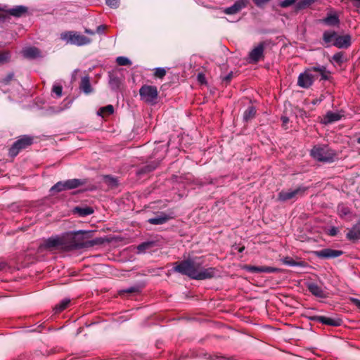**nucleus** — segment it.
<instances>
[{
    "instance_id": "f257e3e1",
    "label": "nucleus",
    "mask_w": 360,
    "mask_h": 360,
    "mask_svg": "<svg viewBox=\"0 0 360 360\" xmlns=\"http://www.w3.org/2000/svg\"><path fill=\"white\" fill-rule=\"evenodd\" d=\"M88 233V232L78 231L68 233L62 236H52L45 240L40 245L39 250L69 251L91 247L95 243L85 239L84 237Z\"/></svg>"
},
{
    "instance_id": "f03ea898",
    "label": "nucleus",
    "mask_w": 360,
    "mask_h": 360,
    "mask_svg": "<svg viewBox=\"0 0 360 360\" xmlns=\"http://www.w3.org/2000/svg\"><path fill=\"white\" fill-rule=\"evenodd\" d=\"M175 271L186 275L193 279L204 280L216 276L217 271L212 267L204 268L200 259H188L176 263Z\"/></svg>"
},
{
    "instance_id": "7ed1b4c3",
    "label": "nucleus",
    "mask_w": 360,
    "mask_h": 360,
    "mask_svg": "<svg viewBox=\"0 0 360 360\" xmlns=\"http://www.w3.org/2000/svg\"><path fill=\"white\" fill-rule=\"evenodd\" d=\"M313 72H319L323 79L328 78V72L326 70V67L314 66L300 74L297 78V85L304 89L310 87L316 77V75Z\"/></svg>"
},
{
    "instance_id": "20e7f679",
    "label": "nucleus",
    "mask_w": 360,
    "mask_h": 360,
    "mask_svg": "<svg viewBox=\"0 0 360 360\" xmlns=\"http://www.w3.org/2000/svg\"><path fill=\"white\" fill-rule=\"evenodd\" d=\"M60 39L67 44L77 46L87 45L91 43V39L75 31H66L60 34Z\"/></svg>"
},
{
    "instance_id": "39448f33",
    "label": "nucleus",
    "mask_w": 360,
    "mask_h": 360,
    "mask_svg": "<svg viewBox=\"0 0 360 360\" xmlns=\"http://www.w3.org/2000/svg\"><path fill=\"white\" fill-rule=\"evenodd\" d=\"M311 155L316 160L326 162H333L336 157V153L326 146L314 147Z\"/></svg>"
},
{
    "instance_id": "423d86ee",
    "label": "nucleus",
    "mask_w": 360,
    "mask_h": 360,
    "mask_svg": "<svg viewBox=\"0 0 360 360\" xmlns=\"http://www.w3.org/2000/svg\"><path fill=\"white\" fill-rule=\"evenodd\" d=\"M139 94L143 101L154 104L158 96V89L155 86L143 85L139 90Z\"/></svg>"
},
{
    "instance_id": "0eeeda50",
    "label": "nucleus",
    "mask_w": 360,
    "mask_h": 360,
    "mask_svg": "<svg viewBox=\"0 0 360 360\" xmlns=\"http://www.w3.org/2000/svg\"><path fill=\"white\" fill-rule=\"evenodd\" d=\"M32 143V139L29 136H22L16 141L9 150V155L12 157L16 156L20 150L25 148Z\"/></svg>"
},
{
    "instance_id": "6e6552de",
    "label": "nucleus",
    "mask_w": 360,
    "mask_h": 360,
    "mask_svg": "<svg viewBox=\"0 0 360 360\" xmlns=\"http://www.w3.org/2000/svg\"><path fill=\"white\" fill-rule=\"evenodd\" d=\"M306 190L307 188L303 186H299L295 189L282 191L278 194V199L281 201H286L299 196H302L305 193Z\"/></svg>"
},
{
    "instance_id": "1a4fd4ad",
    "label": "nucleus",
    "mask_w": 360,
    "mask_h": 360,
    "mask_svg": "<svg viewBox=\"0 0 360 360\" xmlns=\"http://www.w3.org/2000/svg\"><path fill=\"white\" fill-rule=\"evenodd\" d=\"M314 255L319 258L328 259L338 257L342 255V251L326 248L319 251H314Z\"/></svg>"
},
{
    "instance_id": "9d476101",
    "label": "nucleus",
    "mask_w": 360,
    "mask_h": 360,
    "mask_svg": "<svg viewBox=\"0 0 360 360\" xmlns=\"http://www.w3.org/2000/svg\"><path fill=\"white\" fill-rule=\"evenodd\" d=\"M248 0H237L233 5L223 9L226 15H234L239 13L243 8L248 6Z\"/></svg>"
},
{
    "instance_id": "9b49d317",
    "label": "nucleus",
    "mask_w": 360,
    "mask_h": 360,
    "mask_svg": "<svg viewBox=\"0 0 360 360\" xmlns=\"http://www.w3.org/2000/svg\"><path fill=\"white\" fill-rule=\"evenodd\" d=\"M245 269L251 273H279L281 272V269L276 267L271 266H257L248 265L245 266Z\"/></svg>"
},
{
    "instance_id": "f8f14e48",
    "label": "nucleus",
    "mask_w": 360,
    "mask_h": 360,
    "mask_svg": "<svg viewBox=\"0 0 360 360\" xmlns=\"http://www.w3.org/2000/svg\"><path fill=\"white\" fill-rule=\"evenodd\" d=\"M307 289L314 296L319 298H326L328 297V292L321 286L315 283H308Z\"/></svg>"
},
{
    "instance_id": "ddd939ff",
    "label": "nucleus",
    "mask_w": 360,
    "mask_h": 360,
    "mask_svg": "<svg viewBox=\"0 0 360 360\" xmlns=\"http://www.w3.org/2000/svg\"><path fill=\"white\" fill-rule=\"evenodd\" d=\"M319 22L327 26H338L340 24L339 16L334 11H329L326 17L321 19Z\"/></svg>"
},
{
    "instance_id": "4468645a",
    "label": "nucleus",
    "mask_w": 360,
    "mask_h": 360,
    "mask_svg": "<svg viewBox=\"0 0 360 360\" xmlns=\"http://www.w3.org/2000/svg\"><path fill=\"white\" fill-rule=\"evenodd\" d=\"M351 44V37L349 35L336 36L333 45L340 49L347 48Z\"/></svg>"
},
{
    "instance_id": "2eb2a0df",
    "label": "nucleus",
    "mask_w": 360,
    "mask_h": 360,
    "mask_svg": "<svg viewBox=\"0 0 360 360\" xmlns=\"http://www.w3.org/2000/svg\"><path fill=\"white\" fill-rule=\"evenodd\" d=\"M343 115L340 112L329 111L322 119L321 122L328 124L340 120Z\"/></svg>"
},
{
    "instance_id": "dca6fc26",
    "label": "nucleus",
    "mask_w": 360,
    "mask_h": 360,
    "mask_svg": "<svg viewBox=\"0 0 360 360\" xmlns=\"http://www.w3.org/2000/svg\"><path fill=\"white\" fill-rule=\"evenodd\" d=\"M314 319L320 322L323 324L328 325V326H338L341 324V320L340 319H334L330 317L323 316H318L314 318Z\"/></svg>"
},
{
    "instance_id": "f3484780",
    "label": "nucleus",
    "mask_w": 360,
    "mask_h": 360,
    "mask_svg": "<svg viewBox=\"0 0 360 360\" xmlns=\"http://www.w3.org/2000/svg\"><path fill=\"white\" fill-rule=\"evenodd\" d=\"M264 52V46L262 44H259L257 46L254 48L249 54L250 59L256 63L259 61V60L263 56Z\"/></svg>"
},
{
    "instance_id": "a211bd4d",
    "label": "nucleus",
    "mask_w": 360,
    "mask_h": 360,
    "mask_svg": "<svg viewBox=\"0 0 360 360\" xmlns=\"http://www.w3.org/2000/svg\"><path fill=\"white\" fill-rule=\"evenodd\" d=\"M22 53L25 58H36L40 56V52L37 48L27 47L22 51Z\"/></svg>"
},
{
    "instance_id": "6ab92c4d",
    "label": "nucleus",
    "mask_w": 360,
    "mask_h": 360,
    "mask_svg": "<svg viewBox=\"0 0 360 360\" xmlns=\"http://www.w3.org/2000/svg\"><path fill=\"white\" fill-rule=\"evenodd\" d=\"M168 217L164 213H159L154 217L148 220V222L152 224H162L167 221Z\"/></svg>"
},
{
    "instance_id": "aec40b11",
    "label": "nucleus",
    "mask_w": 360,
    "mask_h": 360,
    "mask_svg": "<svg viewBox=\"0 0 360 360\" xmlns=\"http://www.w3.org/2000/svg\"><path fill=\"white\" fill-rule=\"evenodd\" d=\"M75 214H78L79 217H85L91 214L94 212V210L91 207H76L73 210Z\"/></svg>"
},
{
    "instance_id": "412c9836",
    "label": "nucleus",
    "mask_w": 360,
    "mask_h": 360,
    "mask_svg": "<svg viewBox=\"0 0 360 360\" xmlns=\"http://www.w3.org/2000/svg\"><path fill=\"white\" fill-rule=\"evenodd\" d=\"M347 238L350 240L360 239V226H352L347 233Z\"/></svg>"
},
{
    "instance_id": "4be33fe9",
    "label": "nucleus",
    "mask_w": 360,
    "mask_h": 360,
    "mask_svg": "<svg viewBox=\"0 0 360 360\" xmlns=\"http://www.w3.org/2000/svg\"><path fill=\"white\" fill-rule=\"evenodd\" d=\"M84 184L81 179H72L65 181L66 190L76 188Z\"/></svg>"
},
{
    "instance_id": "5701e85b",
    "label": "nucleus",
    "mask_w": 360,
    "mask_h": 360,
    "mask_svg": "<svg viewBox=\"0 0 360 360\" xmlns=\"http://www.w3.org/2000/svg\"><path fill=\"white\" fill-rule=\"evenodd\" d=\"M80 88L85 94H89L92 91L89 77L82 78Z\"/></svg>"
},
{
    "instance_id": "b1692460",
    "label": "nucleus",
    "mask_w": 360,
    "mask_h": 360,
    "mask_svg": "<svg viewBox=\"0 0 360 360\" xmlns=\"http://www.w3.org/2000/svg\"><path fill=\"white\" fill-rule=\"evenodd\" d=\"M27 12V8L22 6H18L15 8H11L8 11V13L15 16L20 17L22 14Z\"/></svg>"
},
{
    "instance_id": "393cba45",
    "label": "nucleus",
    "mask_w": 360,
    "mask_h": 360,
    "mask_svg": "<svg viewBox=\"0 0 360 360\" xmlns=\"http://www.w3.org/2000/svg\"><path fill=\"white\" fill-rule=\"evenodd\" d=\"M114 112V108L112 105H108L105 107L101 108L97 112V115L104 117L105 116L112 115Z\"/></svg>"
},
{
    "instance_id": "a878e982",
    "label": "nucleus",
    "mask_w": 360,
    "mask_h": 360,
    "mask_svg": "<svg viewBox=\"0 0 360 360\" xmlns=\"http://www.w3.org/2000/svg\"><path fill=\"white\" fill-rule=\"evenodd\" d=\"M337 33L333 31H326L323 32V39L325 43H331L333 44L336 39Z\"/></svg>"
},
{
    "instance_id": "bb28decb",
    "label": "nucleus",
    "mask_w": 360,
    "mask_h": 360,
    "mask_svg": "<svg viewBox=\"0 0 360 360\" xmlns=\"http://www.w3.org/2000/svg\"><path fill=\"white\" fill-rule=\"evenodd\" d=\"M282 262L288 266H304V263L302 262H295L293 259L290 257H284L281 259Z\"/></svg>"
},
{
    "instance_id": "cd10ccee",
    "label": "nucleus",
    "mask_w": 360,
    "mask_h": 360,
    "mask_svg": "<svg viewBox=\"0 0 360 360\" xmlns=\"http://www.w3.org/2000/svg\"><path fill=\"white\" fill-rule=\"evenodd\" d=\"M316 0H300L296 4V8L302 10L309 7Z\"/></svg>"
},
{
    "instance_id": "c85d7f7f",
    "label": "nucleus",
    "mask_w": 360,
    "mask_h": 360,
    "mask_svg": "<svg viewBox=\"0 0 360 360\" xmlns=\"http://www.w3.org/2000/svg\"><path fill=\"white\" fill-rule=\"evenodd\" d=\"M256 114V110L255 107L250 106L248 108V109L245 111L243 115V118L245 121H249L250 120L252 119Z\"/></svg>"
},
{
    "instance_id": "c756f323",
    "label": "nucleus",
    "mask_w": 360,
    "mask_h": 360,
    "mask_svg": "<svg viewBox=\"0 0 360 360\" xmlns=\"http://www.w3.org/2000/svg\"><path fill=\"white\" fill-rule=\"evenodd\" d=\"M70 302V299H64L63 300L58 304H57L55 308L54 311L56 313H59L66 309L68 306L69 305Z\"/></svg>"
},
{
    "instance_id": "7c9ffc66",
    "label": "nucleus",
    "mask_w": 360,
    "mask_h": 360,
    "mask_svg": "<svg viewBox=\"0 0 360 360\" xmlns=\"http://www.w3.org/2000/svg\"><path fill=\"white\" fill-rule=\"evenodd\" d=\"M338 212L341 217H346L350 213V210L345 204H340L338 207Z\"/></svg>"
},
{
    "instance_id": "2f4dec72",
    "label": "nucleus",
    "mask_w": 360,
    "mask_h": 360,
    "mask_svg": "<svg viewBox=\"0 0 360 360\" xmlns=\"http://www.w3.org/2000/svg\"><path fill=\"white\" fill-rule=\"evenodd\" d=\"M153 242H145L137 246V253H144L147 250L153 247Z\"/></svg>"
},
{
    "instance_id": "473e14b6",
    "label": "nucleus",
    "mask_w": 360,
    "mask_h": 360,
    "mask_svg": "<svg viewBox=\"0 0 360 360\" xmlns=\"http://www.w3.org/2000/svg\"><path fill=\"white\" fill-rule=\"evenodd\" d=\"M120 81L118 77L110 75L109 84L112 89H117L120 86Z\"/></svg>"
},
{
    "instance_id": "72a5a7b5",
    "label": "nucleus",
    "mask_w": 360,
    "mask_h": 360,
    "mask_svg": "<svg viewBox=\"0 0 360 360\" xmlns=\"http://www.w3.org/2000/svg\"><path fill=\"white\" fill-rule=\"evenodd\" d=\"M323 231L330 236H335L339 230L338 226H324Z\"/></svg>"
},
{
    "instance_id": "f704fd0d",
    "label": "nucleus",
    "mask_w": 360,
    "mask_h": 360,
    "mask_svg": "<svg viewBox=\"0 0 360 360\" xmlns=\"http://www.w3.org/2000/svg\"><path fill=\"white\" fill-rule=\"evenodd\" d=\"M66 190L65 181H59L51 187V191L60 192Z\"/></svg>"
},
{
    "instance_id": "c9c22d12",
    "label": "nucleus",
    "mask_w": 360,
    "mask_h": 360,
    "mask_svg": "<svg viewBox=\"0 0 360 360\" xmlns=\"http://www.w3.org/2000/svg\"><path fill=\"white\" fill-rule=\"evenodd\" d=\"M116 62L119 65H129L131 64L130 60L124 56L117 57L116 58Z\"/></svg>"
},
{
    "instance_id": "e433bc0d",
    "label": "nucleus",
    "mask_w": 360,
    "mask_h": 360,
    "mask_svg": "<svg viewBox=\"0 0 360 360\" xmlns=\"http://www.w3.org/2000/svg\"><path fill=\"white\" fill-rule=\"evenodd\" d=\"M104 181L109 186L112 188L115 187L117 185V179L110 176H105Z\"/></svg>"
},
{
    "instance_id": "4c0bfd02",
    "label": "nucleus",
    "mask_w": 360,
    "mask_h": 360,
    "mask_svg": "<svg viewBox=\"0 0 360 360\" xmlns=\"http://www.w3.org/2000/svg\"><path fill=\"white\" fill-rule=\"evenodd\" d=\"M332 60H333V61H334L335 63H336L339 65L342 64L344 60L343 53L339 52V53L334 54L332 57Z\"/></svg>"
},
{
    "instance_id": "58836bf2",
    "label": "nucleus",
    "mask_w": 360,
    "mask_h": 360,
    "mask_svg": "<svg viewBox=\"0 0 360 360\" xmlns=\"http://www.w3.org/2000/svg\"><path fill=\"white\" fill-rule=\"evenodd\" d=\"M63 87L59 84H54L52 88V92L54 93L58 98L62 96Z\"/></svg>"
},
{
    "instance_id": "ea45409f",
    "label": "nucleus",
    "mask_w": 360,
    "mask_h": 360,
    "mask_svg": "<svg viewBox=\"0 0 360 360\" xmlns=\"http://www.w3.org/2000/svg\"><path fill=\"white\" fill-rule=\"evenodd\" d=\"M155 76L158 78H162L166 75V71L164 68H158L155 70Z\"/></svg>"
},
{
    "instance_id": "a19ab883",
    "label": "nucleus",
    "mask_w": 360,
    "mask_h": 360,
    "mask_svg": "<svg viewBox=\"0 0 360 360\" xmlns=\"http://www.w3.org/2000/svg\"><path fill=\"white\" fill-rule=\"evenodd\" d=\"M297 0H283L279 3L282 8H287L296 2Z\"/></svg>"
},
{
    "instance_id": "79ce46f5",
    "label": "nucleus",
    "mask_w": 360,
    "mask_h": 360,
    "mask_svg": "<svg viewBox=\"0 0 360 360\" xmlns=\"http://www.w3.org/2000/svg\"><path fill=\"white\" fill-rule=\"evenodd\" d=\"M10 58V53L8 52H0V63L7 62Z\"/></svg>"
},
{
    "instance_id": "37998d69",
    "label": "nucleus",
    "mask_w": 360,
    "mask_h": 360,
    "mask_svg": "<svg viewBox=\"0 0 360 360\" xmlns=\"http://www.w3.org/2000/svg\"><path fill=\"white\" fill-rule=\"evenodd\" d=\"M106 4L111 8H116L118 7L120 0H105Z\"/></svg>"
},
{
    "instance_id": "c03bdc74",
    "label": "nucleus",
    "mask_w": 360,
    "mask_h": 360,
    "mask_svg": "<svg viewBox=\"0 0 360 360\" xmlns=\"http://www.w3.org/2000/svg\"><path fill=\"white\" fill-rule=\"evenodd\" d=\"M233 78V72H230L227 75H226L224 78H223V81L226 82V83L229 82L231 81V79Z\"/></svg>"
},
{
    "instance_id": "a18cd8bd",
    "label": "nucleus",
    "mask_w": 360,
    "mask_h": 360,
    "mask_svg": "<svg viewBox=\"0 0 360 360\" xmlns=\"http://www.w3.org/2000/svg\"><path fill=\"white\" fill-rule=\"evenodd\" d=\"M198 80L200 83L204 84L205 82V75L202 73H199L198 75Z\"/></svg>"
},
{
    "instance_id": "49530a36",
    "label": "nucleus",
    "mask_w": 360,
    "mask_h": 360,
    "mask_svg": "<svg viewBox=\"0 0 360 360\" xmlns=\"http://www.w3.org/2000/svg\"><path fill=\"white\" fill-rule=\"evenodd\" d=\"M105 28H106L105 25H99L97 27L96 32L98 34H102L104 32V30H105Z\"/></svg>"
},
{
    "instance_id": "de8ad7c7",
    "label": "nucleus",
    "mask_w": 360,
    "mask_h": 360,
    "mask_svg": "<svg viewBox=\"0 0 360 360\" xmlns=\"http://www.w3.org/2000/svg\"><path fill=\"white\" fill-rule=\"evenodd\" d=\"M352 302L360 309V300L356 298H351Z\"/></svg>"
},
{
    "instance_id": "09e8293b",
    "label": "nucleus",
    "mask_w": 360,
    "mask_h": 360,
    "mask_svg": "<svg viewBox=\"0 0 360 360\" xmlns=\"http://www.w3.org/2000/svg\"><path fill=\"white\" fill-rule=\"evenodd\" d=\"M352 302L360 309V300L356 298H351Z\"/></svg>"
},
{
    "instance_id": "8fccbe9b",
    "label": "nucleus",
    "mask_w": 360,
    "mask_h": 360,
    "mask_svg": "<svg viewBox=\"0 0 360 360\" xmlns=\"http://www.w3.org/2000/svg\"><path fill=\"white\" fill-rule=\"evenodd\" d=\"M269 0H254V2L257 6H262L264 3L269 1Z\"/></svg>"
},
{
    "instance_id": "3c124183",
    "label": "nucleus",
    "mask_w": 360,
    "mask_h": 360,
    "mask_svg": "<svg viewBox=\"0 0 360 360\" xmlns=\"http://www.w3.org/2000/svg\"><path fill=\"white\" fill-rule=\"evenodd\" d=\"M7 264L4 261H0V271L4 270Z\"/></svg>"
},
{
    "instance_id": "603ef678",
    "label": "nucleus",
    "mask_w": 360,
    "mask_h": 360,
    "mask_svg": "<svg viewBox=\"0 0 360 360\" xmlns=\"http://www.w3.org/2000/svg\"><path fill=\"white\" fill-rule=\"evenodd\" d=\"M13 74L8 75V77L4 79V82L5 84H7L13 78Z\"/></svg>"
},
{
    "instance_id": "864d4df0",
    "label": "nucleus",
    "mask_w": 360,
    "mask_h": 360,
    "mask_svg": "<svg viewBox=\"0 0 360 360\" xmlns=\"http://www.w3.org/2000/svg\"><path fill=\"white\" fill-rule=\"evenodd\" d=\"M84 32L90 35H94L95 34V32L88 28L84 30Z\"/></svg>"
},
{
    "instance_id": "5fc2aeb1",
    "label": "nucleus",
    "mask_w": 360,
    "mask_h": 360,
    "mask_svg": "<svg viewBox=\"0 0 360 360\" xmlns=\"http://www.w3.org/2000/svg\"><path fill=\"white\" fill-rule=\"evenodd\" d=\"M281 120L283 125H285L289 122V119L287 117H282Z\"/></svg>"
},
{
    "instance_id": "6e6d98bb",
    "label": "nucleus",
    "mask_w": 360,
    "mask_h": 360,
    "mask_svg": "<svg viewBox=\"0 0 360 360\" xmlns=\"http://www.w3.org/2000/svg\"><path fill=\"white\" fill-rule=\"evenodd\" d=\"M354 3V5L356 7L360 6V0H352Z\"/></svg>"
},
{
    "instance_id": "4d7b16f0",
    "label": "nucleus",
    "mask_w": 360,
    "mask_h": 360,
    "mask_svg": "<svg viewBox=\"0 0 360 360\" xmlns=\"http://www.w3.org/2000/svg\"><path fill=\"white\" fill-rule=\"evenodd\" d=\"M126 292H132L134 291V289L133 288H130L124 290Z\"/></svg>"
},
{
    "instance_id": "13d9d810",
    "label": "nucleus",
    "mask_w": 360,
    "mask_h": 360,
    "mask_svg": "<svg viewBox=\"0 0 360 360\" xmlns=\"http://www.w3.org/2000/svg\"><path fill=\"white\" fill-rule=\"evenodd\" d=\"M320 101H321V100H314V101H312V103H313L314 105H316V104L319 103Z\"/></svg>"
},
{
    "instance_id": "bf43d9fd",
    "label": "nucleus",
    "mask_w": 360,
    "mask_h": 360,
    "mask_svg": "<svg viewBox=\"0 0 360 360\" xmlns=\"http://www.w3.org/2000/svg\"><path fill=\"white\" fill-rule=\"evenodd\" d=\"M356 142L360 144V136L357 138Z\"/></svg>"
},
{
    "instance_id": "052dcab7",
    "label": "nucleus",
    "mask_w": 360,
    "mask_h": 360,
    "mask_svg": "<svg viewBox=\"0 0 360 360\" xmlns=\"http://www.w3.org/2000/svg\"><path fill=\"white\" fill-rule=\"evenodd\" d=\"M243 250H244V248H243H243H240L239 249V252H242Z\"/></svg>"
},
{
    "instance_id": "680f3d73",
    "label": "nucleus",
    "mask_w": 360,
    "mask_h": 360,
    "mask_svg": "<svg viewBox=\"0 0 360 360\" xmlns=\"http://www.w3.org/2000/svg\"><path fill=\"white\" fill-rule=\"evenodd\" d=\"M155 168V167H151V168L148 169V170H149V171H150V170L154 169Z\"/></svg>"
}]
</instances>
